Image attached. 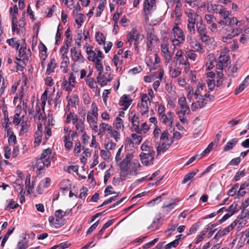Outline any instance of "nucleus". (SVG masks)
<instances>
[{
	"mask_svg": "<svg viewBox=\"0 0 249 249\" xmlns=\"http://www.w3.org/2000/svg\"><path fill=\"white\" fill-rule=\"evenodd\" d=\"M185 14L188 18L187 22H196V17H198V15L191 9H187Z\"/></svg>",
	"mask_w": 249,
	"mask_h": 249,
	"instance_id": "17",
	"label": "nucleus"
},
{
	"mask_svg": "<svg viewBox=\"0 0 249 249\" xmlns=\"http://www.w3.org/2000/svg\"><path fill=\"white\" fill-rule=\"evenodd\" d=\"M129 118L130 119L133 127L139 125V118L136 116L135 114H133L132 112H131Z\"/></svg>",
	"mask_w": 249,
	"mask_h": 249,
	"instance_id": "47",
	"label": "nucleus"
},
{
	"mask_svg": "<svg viewBox=\"0 0 249 249\" xmlns=\"http://www.w3.org/2000/svg\"><path fill=\"white\" fill-rule=\"evenodd\" d=\"M56 67V63L54 59H52L47 65L46 73L49 75L54 72V69Z\"/></svg>",
	"mask_w": 249,
	"mask_h": 249,
	"instance_id": "30",
	"label": "nucleus"
},
{
	"mask_svg": "<svg viewBox=\"0 0 249 249\" xmlns=\"http://www.w3.org/2000/svg\"><path fill=\"white\" fill-rule=\"evenodd\" d=\"M75 125L76 129L82 133H84L85 130V124L84 121L82 119H79L75 124H74Z\"/></svg>",
	"mask_w": 249,
	"mask_h": 249,
	"instance_id": "38",
	"label": "nucleus"
},
{
	"mask_svg": "<svg viewBox=\"0 0 249 249\" xmlns=\"http://www.w3.org/2000/svg\"><path fill=\"white\" fill-rule=\"evenodd\" d=\"M134 155L132 153H127L125 158L119 163L120 168V175L121 177L125 178L129 174L128 164L133 158Z\"/></svg>",
	"mask_w": 249,
	"mask_h": 249,
	"instance_id": "5",
	"label": "nucleus"
},
{
	"mask_svg": "<svg viewBox=\"0 0 249 249\" xmlns=\"http://www.w3.org/2000/svg\"><path fill=\"white\" fill-rule=\"evenodd\" d=\"M95 39L100 45H105L106 37L103 34L100 32H97L95 34Z\"/></svg>",
	"mask_w": 249,
	"mask_h": 249,
	"instance_id": "35",
	"label": "nucleus"
},
{
	"mask_svg": "<svg viewBox=\"0 0 249 249\" xmlns=\"http://www.w3.org/2000/svg\"><path fill=\"white\" fill-rule=\"evenodd\" d=\"M228 50L224 49L222 50L220 53L217 59V63H221L224 64L225 67L228 66V61L229 60V55L228 54Z\"/></svg>",
	"mask_w": 249,
	"mask_h": 249,
	"instance_id": "14",
	"label": "nucleus"
},
{
	"mask_svg": "<svg viewBox=\"0 0 249 249\" xmlns=\"http://www.w3.org/2000/svg\"><path fill=\"white\" fill-rule=\"evenodd\" d=\"M247 217V214L245 213L244 210H242L241 214L236 218L240 220V221H239V225L240 226H242L246 224L247 221L245 219Z\"/></svg>",
	"mask_w": 249,
	"mask_h": 249,
	"instance_id": "48",
	"label": "nucleus"
},
{
	"mask_svg": "<svg viewBox=\"0 0 249 249\" xmlns=\"http://www.w3.org/2000/svg\"><path fill=\"white\" fill-rule=\"evenodd\" d=\"M198 172V169H195V170L192 171V172H189L186 175H185L182 181V183L185 184L189 180H190L191 179H192Z\"/></svg>",
	"mask_w": 249,
	"mask_h": 249,
	"instance_id": "31",
	"label": "nucleus"
},
{
	"mask_svg": "<svg viewBox=\"0 0 249 249\" xmlns=\"http://www.w3.org/2000/svg\"><path fill=\"white\" fill-rule=\"evenodd\" d=\"M172 142H163L161 145H159L157 148V155H159L161 152H165L171 146Z\"/></svg>",
	"mask_w": 249,
	"mask_h": 249,
	"instance_id": "21",
	"label": "nucleus"
},
{
	"mask_svg": "<svg viewBox=\"0 0 249 249\" xmlns=\"http://www.w3.org/2000/svg\"><path fill=\"white\" fill-rule=\"evenodd\" d=\"M19 55L23 59V62L28 60L29 55L30 54V50H28V53L26 52V47H21L18 51Z\"/></svg>",
	"mask_w": 249,
	"mask_h": 249,
	"instance_id": "22",
	"label": "nucleus"
},
{
	"mask_svg": "<svg viewBox=\"0 0 249 249\" xmlns=\"http://www.w3.org/2000/svg\"><path fill=\"white\" fill-rule=\"evenodd\" d=\"M147 40V48L149 51H151L152 50L153 41H157L158 40L157 37L154 34L150 33L148 34Z\"/></svg>",
	"mask_w": 249,
	"mask_h": 249,
	"instance_id": "18",
	"label": "nucleus"
},
{
	"mask_svg": "<svg viewBox=\"0 0 249 249\" xmlns=\"http://www.w3.org/2000/svg\"><path fill=\"white\" fill-rule=\"evenodd\" d=\"M131 100L129 97L126 95H124L120 99L119 104L120 105L123 107V109L126 110L131 104Z\"/></svg>",
	"mask_w": 249,
	"mask_h": 249,
	"instance_id": "20",
	"label": "nucleus"
},
{
	"mask_svg": "<svg viewBox=\"0 0 249 249\" xmlns=\"http://www.w3.org/2000/svg\"><path fill=\"white\" fill-rule=\"evenodd\" d=\"M170 39L172 45L176 47H179L185 41V35L178 23L173 26L169 33Z\"/></svg>",
	"mask_w": 249,
	"mask_h": 249,
	"instance_id": "3",
	"label": "nucleus"
},
{
	"mask_svg": "<svg viewBox=\"0 0 249 249\" xmlns=\"http://www.w3.org/2000/svg\"><path fill=\"white\" fill-rule=\"evenodd\" d=\"M6 42L13 48H16L18 50L19 46L20 43L19 40L16 38H12L7 40Z\"/></svg>",
	"mask_w": 249,
	"mask_h": 249,
	"instance_id": "34",
	"label": "nucleus"
},
{
	"mask_svg": "<svg viewBox=\"0 0 249 249\" xmlns=\"http://www.w3.org/2000/svg\"><path fill=\"white\" fill-rule=\"evenodd\" d=\"M71 120L72 121L73 124H75L78 121V117L77 115L74 113L70 112L67 116L66 122L67 123H70Z\"/></svg>",
	"mask_w": 249,
	"mask_h": 249,
	"instance_id": "46",
	"label": "nucleus"
},
{
	"mask_svg": "<svg viewBox=\"0 0 249 249\" xmlns=\"http://www.w3.org/2000/svg\"><path fill=\"white\" fill-rule=\"evenodd\" d=\"M154 150H151L149 153H142L140 157L142 163L146 166L152 164L154 159Z\"/></svg>",
	"mask_w": 249,
	"mask_h": 249,
	"instance_id": "9",
	"label": "nucleus"
},
{
	"mask_svg": "<svg viewBox=\"0 0 249 249\" xmlns=\"http://www.w3.org/2000/svg\"><path fill=\"white\" fill-rule=\"evenodd\" d=\"M149 105H150V101L147 95L146 94H142L141 103L139 105L141 109L142 115H144L148 112Z\"/></svg>",
	"mask_w": 249,
	"mask_h": 249,
	"instance_id": "8",
	"label": "nucleus"
},
{
	"mask_svg": "<svg viewBox=\"0 0 249 249\" xmlns=\"http://www.w3.org/2000/svg\"><path fill=\"white\" fill-rule=\"evenodd\" d=\"M196 22H188L187 30L191 35H194L196 33L195 25Z\"/></svg>",
	"mask_w": 249,
	"mask_h": 249,
	"instance_id": "50",
	"label": "nucleus"
},
{
	"mask_svg": "<svg viewBox=\"0 0 249 249\" xmlns=\"http://www.w3.org/2000/svg\"><path fill=\"white\" fill-rule=\"evenodd\" d=\"M54 156V154L52 152L51 148H48L43 150L40 158L37 159L36 164L39 173L42 172L45 166L48 167L51 165Z\"/></svg>",
	"mask_w": 249,
	"mask_h": 249,
	"instance_id": "1",
	"label": "nucleus"
},
{
	"mask_svg": "<svg viewBox=\"0 0 249 249\" xmlns=\"http://www.w3.org/2000/svg\"><path fill=\"white\" fill-rule=\"evenodd\" d=\"M61 58L62 59L61 63V68L65 69L70 64V60L67 55L62 54Z\"/></svg>",
	"mask_w": 249,
	"mask_h": 249,
	"instance_id": "44",
	"label": "nucleus"
},
{
	"mask_svg": "<svg viewBox=\"0 0 249 249\" xmlns=\"http://www.w3.org/2000/svg\"><path fill=\"white\" fill-rule=\"evenodd\" d=\"M178 104L181 108V112L182 115L185 116L188 114L190 112L189 107L187 104L186 98L184 97L179 98L178 99Z\"/></svg>",
	"mask_w": 249,
	"mask_h": 249,
	"instance_id": "11",
	"label": "nucleus"
},
{
	"mask_svg": "<svg viewBox=\"0 0 249 249\" xmlns=\"http://www.w3.org/2000/svg\"><path fill=\"white\" fill-rule=\"evenodd\" d=\"M42 124H37V130L35 134V143L39 144L42 140Z\"/></svg>",
	"mask_w": 249,
	"mask_h": 249,
	"instance_id": "23",
	"label": "nucleus"
},
{
	"mask_svg": "<svg viewBox=\"0 0 249 249\" xmlns=\"http://www.w3.org/2000/svg\"><path fill=\"white\" fill-rule=\"evenodd\" d=\"M237 204L235 202L233 203L230 206L228 207L226 211L228 212V213L231 214V215L237 213L238 210L237 209Z\"/></svg>",
	"mask_w": 249,
	"mask_h": 249,
	"instance_id": "49",
	"label": "nucleus"
},
{
	"mask_svg": "<svg viewBox=\"0 0 249 249\" xmlns=\"http://www.w3.org/2000/svg\"><path fill=\"white\" fill-rule=\"evenodd\" d=\"M115 128L117 129H120L124 127L123 121L121 118L117 117L116 119Z\"/></svg>",
	"mask_w": 249,
	"mask_h": 249,
	"instance_id": "64",
	"label": "nucleus"
},
{
	"mask_svg": "<svg viewBox=\"0 0 249 249\" xmlns=\"http://www.w3.org/2000/svg\"><path fill=\"white\" fill-rule=\"evenodd\" d=\"M98 108L95 103H93L91 106V109L88 111L87 120L89 124H97L98 121Z\"/></svg>",
	"mask_w": 249,
	"mask_h": 249,
	"instance_id": "7",
	"label": "nucleus"
},
{
	"mask_svg": "<svg viewBox=\"0 0 249 249\" xmlns=\"http://www.w3.org/2000/svg\"><path fill=\"white\" fill-rule=\"evenodd\" d=\"M142 151L145 152V153H149L151 150H154L148 145V142H144L141 146Z\"/></svg>",
	"mask_w": 249,
	"mask_h": 249,
	"instance_id": "58",
	"label": "nucleus"
},
{
	"mask_svg": "<svg viewBox=\"0 0 249 249\" xmlns=\"http://www.w3.org/2000/svg\"><path fill=\"white\" fill-rule=\"evenodd\" d=\"M192 47L197 52L201 53H205V50L203 48V45L198 41H196L194 45H192Z\"/></svg>",
	"mask_w": 249,
	"mask_h": 249,
	"instance_id": "45",
	"label": "nucleus"
},
{
	"mask_svg": "<svg viewBox=\"0 0 249 249\" xmlns=\"http://www.w3.org/2000/svg\"><path fill=\"white\" fill-rule=\"evenodd\" d=\"M183 52L181 50H178L176 53L174 61L180 65L183 64Z\"/></svg>",
	"mask_w": 249,
	"mask_h": 249,
	"instance_id": "25",
	"label": "nucleus"
},
{
	"mask_svg": "<svg viewBox=\"0 0 249 249\" xmlns=\"http://www.w3.org/2000/svg\"><path fill=\"white\" fill-rule=\"evenodd\" d=\"M112 126L106 123H102L99 125L98 135L103 136L106 131L109 132L111 130Z\"/></svg>",
	"mask_w": 249,
	"mask_h": 249,
	"instance_id": "24",
	"label": "nucleus"
},
{
	"mask_svg": "<svg viewBox=\"0 0 249 249\" xmlns=\"http://www.w3.org/2000/svg\"><path fill=\"white\" fill-rule=\"evenodd\" d=\"M174 113L170 111L166 114H164L160 117L163 124L167 125L169 127H172V124L174 121Z\"/></svg>",
	"mask_w": 249,
	"mask_h": 249,
	"instance_id": "10",
	"label": "nucleus"
},
{
	"mask_svg": "<svg viewBox=\"0 0 249 249\" xmlns=\"http://www.w3.org/2000/svg\"><path fill=\"white\" fill-rule=\"evenodd\" d=\"M132 141H130L129 144L136 143L137 144H140L142 141V136L137 134H132Z\"/></svg>",
	"mask_w": 249,
	"mask_h": 249,
	"instance_id": "40",
	"label": "nucleus"
},
{
	"mask_svg": "<svg viewBox=\"0 0 249 249\" xmlns=\"http://www.w3.org/2000/svg\"><path fill=\"white\" fill-rule=\"evenodd\" d=\"M196 102L198 104L199 108L204 107L207 104V100L203 96L196 97Z\"/></svg>",
	"mask_w": 249,
	"mask_h": 249,
	"instance_id": "42",
	"label": "nucleus"
},
{
	"mask_svg": "<svg viewBox=\"0 0 249 249\" xmlns=\"http://www.w3.org/2000/svg\"><path fill=\"white\" fill-rule=\"evenodd\" d=\"M241 31L242 30L239 29H231L227 30L226 33V36L223 37V41H226L228 39H231L234 36H238L241 33Z\"/></svg>",
	"mask_w": 249,
	"mask_h": 249,
	"instance_id": "15",
	"label": "nucleus"
},
{
	"mask_svg": "<svg viewBox=\"0 0 249 249\" xmlns=\"http://www.w3.org/2000/svg\"><path fill=\"white\" fill-rule=\"evenodd\" d=\"M70 43H69V40H66L64 42V45L61 47L60 49V52L62 54L66 55L68 52V49L69 44Z\"/></svg>",
	"mask_w": 249,
	"mask_h": 249,
	"instance_id": "52",
	"label": "nucleus"
},
{
	"mask_svg": "<svg viewBox=\"0 0 249 249\" xmlns=\"http://www.w3.org/2000/svg\"><path fill=\"white\" fill-rule=\"evenodd\" d=\"M138 36L139 35L136 29H133L130 32L127 34V41L131 45L133 40L134 41V46L135 49L138 47Z\"/></svg>",
	"mask_w": 249,
	"mask_h": 249,
	"instance_id": "13",
	"label": "nucleus"
},
{
	"mask_svg": "<svg viewBox=\"0 0 249 249\" xmlns=\"http://www.w3.org/2000/svg\"><path fill=\"white\" fill-rule=\"evenodd\" d=\"M181 6L182 4L180 2L177 3L175 9L174 10V13L176 17L175 19L176 21H178L182 16Z\"/></svg>",
	"mask_w": 249,
	"mask_h": 249,
	"instance_id": "27",
	"label": "nucleus"
},
{
	"mask_svg": "<svg viewBox=\"0 0 249 249\" xmlns=\"http://www.w3.org/2000/svg\"><path fill=\"white\" fill-rule=\"evenodd\" d=\"M10 15L12 17V31L15 32L16 31L17 34H19L20 29L17 28V24H16L17 18L12 12V8H10Z\"/></svg>",
	"mask_w": 249,
	"mask_h": 249,
	"instance_id": "32",
	"label": "nucleus"
},
{
	"mask_svg": "<svg viewBox=\"0 0 249 249\" xmlns=\"http://www.w3.org/2000/svg\"><path fill=\"white\" fill-rule=\"evenodd\" d=\"M49 221L56 227H60L64 224V221H62L60 219H55L53 216H50L49 217Z\"/></svg>",
	"mask_w": 249,
	"mask_h": 249,
	"instance_id": "37",
	"label": "nucleus"
},
{
	"mask_svg": "<svg viewBox=\"0 0 249 249\" xmlns=\"http://www.w3.org/2000/svg\"><path fill=\"white\" fill-rule=\"evenodd\" d=\"M110 136L113 138L117 142L120 139V134L119 132L115 130H113L111 127V130L109 131Z\"/></svg>",
	"mask_w": 249,
	"mask_h": 249,
	"instance_id": "61",
	"label": "nucleus"
},
{
	"mask_svg": "<svg viewBox=\"0 0 249 249\" xmlns=\"http://www.w3.org/2000/svg\"><path fill=\"white\" fill-rule=\"evenodd\" d=\"M141 167V165L138 162V161H134L132 162V169L129 172V174L131 175H137L138 171L139 170Z\"/></svg>",
	"mask_w": 249,
	"mask_h": 249,
	"instance_id": "36",
	"label": "nucleus"
},
{
	"mask_svg": "<svg viewBox=\"0 0 249 249\" xmlns=\"http://www.w3.org/2000/svg\"><path fill=\"white\" fill-rule=\"evenodd\" d=\"M100 155L103 160H107L110 158L111 153L108 150H101Z\"/></svg>",
	"mask_w": 249,
	"mask_h": 249,
	"instance_id": "59",
	"label": "nucleus"
},
{
	"mask_svg": "<svg viewBox=\"0 0 249 249\" xmlns=\"http://www.w3.org/2000/svg\"><path fill=\"white\" fill-rule=\"evenodd\" d=\"M196 32L198 35L207 31L206 26L203 23L202 19H201L199 22L196 23Z\"/></svg>",
	"mask_w": 249,
	"mask_h": 249,
	"instance_id": "29",
	"label": "nucleus"
},
{
	"mask_svg": "<svg viewBox=\"0 0 249 249\" xmlns=\"http://www.w3.org/2000/svg\"><path fill=\"white\" fill-rule=\"evenodd\" d=\"M112 61L113 62L114 65L117 67L116 70L118 71L119 68V67H118V66L122 65L123 63V60H120L119 56H117V54H115L112 59Z\"/></svg>",
	"mask_w": 249,
	"mask_h": 249,
	"instance_id": "53",
	"label": "nucleus"
},
{
	"mask_svg": "<svg viewBox=\"0 0 249 249\" xmlns=\"http://www.w3.org/2000/svg\"><path fill=\"white\" fill-rule=\"evenodd\" d=\"M15 228V227H12L9 229L7 231L6 233L4 236L1 243V246L4 247L5 244L9 238V236L13 232Z\"/></svg>",
	"mask_w": 249,
	"mask_h": 249,
	"instance_id": "41",
	"label": "nucleus"
},
{
	"mask_svg": "<svg viewBox=\"0 0 249 249\" xmlns=\"http://www.w3.org/2000/svg\"><path fill=\"white\" fill-rule=\"evenodd\" d=\"M98 83L102 87L104 86L107 84V83L111 81L112 77L110 75H108L107 77H106L105 75H100L97 78Z\"/></svg>",
	"mask_w": 249,
	"mask_h": 249,
	"instance_id": "19",
	"label": "nucleus"
},
{
	"mask_svg": "<svg viewBox=\"0 0 249 249\" xmlns=\"http://www.w3.org/2000/svg\"><path fill=\"white\" fill-rule=\"evenodd\" d=\"M238 140L236 138H233L228 142L224 146L223 150L227 151L232 149L237 143Z\"/></svg>",
	"mask_w": 249,
	"mask_h": 249,
	"instance_id": "28",
	"label": "nucleus"
},
{
	"mask_svg": "<svg viewBox=\"0 0 249 249\" xmlns=\"http://www.w3.org/2000/svg\"><path fill=\"white\" fill-rule=\"evenodd\" d=\"M245 170L244 169L243 170H239L235 174L233 178V180L234 181H238L240 179V178L243 177L245 176Z\"/></svg>",
	"mask_w": 249,
	"mask_h": 249,
	"instance_id": "63",
	"label": "nucleus"
},
{
	"mask_svg": "<svg viewBox=\"0 0 249 249\" xmlns=\"http://www.w3.org/2000/svg\"><path fill=\"white\" fill-rule=\"evenodd\" d=\"M62 86L64 89L69 92L71 91L72 89L74 88L75 87L74 86L70 85L69 83H68L67 80H65L63 81Z\"/></svg>",
	"mask_w": 249,
	"mask_h": 249,
	"instance_id": "56",
	"label": "nucleus"
},
{
	"mask_svg": "<svg viewBox=\"0 0 249 249\" xmlns=\"http://www.w3.org/2000/svg\"><path fill=\"white\" fill-rule=\"evenodd\" d=\"M204 19L208 24H211L215 19V18L213 15L206 14L204 17Z\"/></svg>",
	"mask_w": 249,
	"mask_h": 249,
	"instance_id": "60",
	"label": "nucleus"
},
{
	"mask_svg": "<svg viewBox=\"0 0 249 249\" xmlns=\"http://www.w3.org/2000/svg\"><path fill=\"white\" fill-rule=\"evenodd\" d=\"M214 58L213 54H210L208 55V61L206 64L207 70H210L214 67Z\"/></svg>",
	"mask_w": 249,
	"mask_h": 249,
	"instance_id": "39",
	"label": "nucleus"
},
{
	"mask_svg": "<svg viewBox=\"0 0 249 249\" xmlns=\"http://www.w3.org/2000/svg\"><path fill=\"white\" fill-rule=\"evenodd\" d=\"M156 0H144L143 2V11L144 14L145 20L148 22L149 17L152 13L156 9Z\"/></svg>",
	"mask_w": 249,
	"mask_h": 249,
	"instance_id": "6",
	"label": "nucleus"
},
{
	"mask_svg": "<svg viewBox=\"0 0 249 249\" xmlns=\"http://www.w3.org/2000/svg\"><path fill=\"white\" fill-rule=\"evenodd\" d=\"M71 56L74 62H83L84 60L80 51L75 47L71 49Z\"/></svg>",
	"mask_w": 249,
	"mask_h": 249,
	"instance_id": "12",
	"label": "nucleus"
},
{
	"mask_svg": "<svg viewBox=\"0 0 249 249\" xmlns=\"http://www.w3.org/2000/svg\"><path fill=\"white\" fill-rule=\"evenodd\" d=\"M84 33H82V31H79L77 34L75 38V43L80 47L81 46V40L83 38Z\"/></svg>",
	"mask_w": 249,
	"mask_h": 249,
	"instance_id": "57",
	"label": "nucleus"
},
{
	"mask_svg": "<svg viewBox=\"0 0 249 249\" xmlns=\"http://www.w3.org/2000/svg\"><path fill=\"white\" fill-rule=\"evenodd\" d=\"M29 246V241L26 240V236H24L22 239L20 240L17 244V249H26Z\"/></svg>",
	"mask_w": 249,
	"mask_h": 249,
	"instance_id": "33",
	"label": "nucleus"
},
{
	"mask_svg": "<svg viewBox=\"0 0 249 249\" xmlns=\"http://www.w3.org/2000/svg\"><path fill=\"white\" fill-rule=\"evenodd\" d=\"M7 201L8 202V204L4 208L5 211L9 210L11 209H15L19 206L18 204V203H16L14 199H9L7 200Z\"/></svg>",
	"mask_w": 249,
	"mask_h": 249,
	"instance_id": "43",
	"label": "nucleus"
},
{
	"mask_svg": "<svg viewBox=\"0 0 249 249\" xmlns=\"http://www.w3.org/2000/svg\"><path fill=\"white\" fill-rule=\"evenodd\" d=\"M54 156V154L52 152L51 148H48L43 150L40 158L37 159L36 164L39 173L42 172L45 166L48 167L51 165Z\"/></svg>",
	"mask_w": 249,
	"mask_h": 249,
	"instance_id": "2",
	"label": "nucleus"
},
{
	"mask_svg": "<svg viewBox=\"0 0 249 249\" xmlns=\"http://www.w3.org/2000/svg\"><path fill=\"white\" fill-rule=\"evenodd\" d=\"M87 53L88 55V60L95 63V67L99 71V74L101 75L103 71L101 59L104 57V54L101 51L97 49L95 51L91 50H89L87 49Z\"/></svg>",
	"mask_w": 249,
	"mask_h": 249,
	"instance_id": "4",
	"label": "nucleus"
},
{
	"mask_svg": "<svg viewBox=\"0 0 249 249\" xmlns=\"http://www.w3.org/2000/svg\"><path fill=\"white\" fill-rule=\"evenodd\" d=\"M216 12H217L221 17L223 18V19H226L228 21L229 18H230L229 16L231 14V13L229 11L227 10L226 8L223 7V6H221L220 9H217Z\"/></svg>",
	"mask_w": 249,
	"mask_h": 249,
	"instance_id": "26",
	"label": "nucleus"
},
{
	"mask_svg": "<svg viewBox=\"0 0 249 249\" xmlns=\"http://www.w3.org/2000/svg\"><path fill=\"white\" fill-rule=\"evenodd\" d=\"M51 181V179L49 178H45V181L42 180L40 181L38 187L40 188L42 187L43 188H47L50 185Z\"/></svg>",
	"mask_w": 249,
	"mask_h": 249,
	"instance_id": "62",
	"label": "nucleus"
},
{
	"mask_svg": "<svg viewBox=\"0 0 249 249\" xmlns=\"http://www.w3.org/2000/svg\"><path fill=\"white\" fill-rule=\"evenodd\" d=\"M199 39L206 44H212L215 41L213 37H210L207 35V31L198 35Z\"/></svg>",
	"mask_w": 249,
	"mask_h": 249,
	"instance_id": "16",
	"label": "nucleus"
},
{
	"mask_svg": "<svg viewBox=\"0 0 249 249\" xmlns=\"http://www.w3.org/2000/svg\"><path fill=\"white\" fill-rule=\"evenodd\" d=\"M106 4V0H101V2L99 3L98 6V11L96 14V16L97 17L101 16L103 11L104 10Z\"/></svg>",
	"mask_w": 249,
	"mask_h": 249,
	"instance_id": "51",
	"label": "nucleus"
},
{
	"mask_svg": "<svg viewBox=\"0 0 249 249\" xmlns=\"http://www.w3.org/2000/svg\"><path fill=\"white\" fill-rule=\"evenodd\" d=\"M187 56L193 61H195L197 57V54L195 53V51L193 50H189L186 51Z\"/></svg>",
	"mask_w": 249,
	"mask_h": 249,
	"instance_id": "54",
	"label": "nucleus"
},
{
	"mask_svg": "<svg viewBox=\"0 0 249 249\" xmlns=\"http://www.w3.org/2000/svg\"><path fill=\"white\" fill-rule=\"evenodd\" d=\"M247 241V244H249V229L246 231L245 233V236H243L242 238H241L239 242H240V247L242 246V244L243 242ZM239 243H238V244Z\"/></svg>",
	"mask_w": 249,
	"mask_h": 249,
	"instance_id": "55",
	"label": "nucleus"
}]
</instances>
